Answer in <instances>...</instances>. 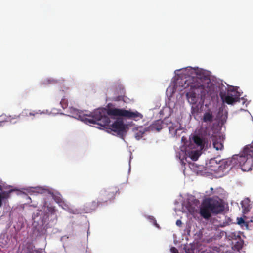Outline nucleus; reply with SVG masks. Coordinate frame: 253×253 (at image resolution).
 I'll return each instance as SVG.
<instances>
[{
    "label": "nucleus",
    "instance_id": "nucleus-1",
    "mask_svg": "<svg viewBox=\"0 0 253 253\" xmlns=\"http://www.w3.org/2000/svg\"><path fill=\"white\" fill-rule=\"evenodd\" d=\"M174 73L173 85L167 88L166 94L168 95L170 92L169 96L171 97L178 86L188 88L183 93L191 106L190 115L194 118L203 112L205 107H207L204 102L207 96H210L212 100H218L219 96L223 103L231 105L241 99L242 104L247 107L250 102L244 97H240L243 92L238 90L239 87L230 86L224 82L227 85L225 86L222 80L211 76L208 70L189 66L175 70Z\"/></svg>",
    "mask_w": 253,
    "mask_h": 253
},
{
    "label": "nucleus",
    "instance_id": "nucleus-2",
    "mask_svg": "<svg viewBox=\"0 0 253 253\" xmlns=\"http://www.w3.org/2000/svg\"><path fill=\"white\" fill-rule=\"evenodd\" d=\"M60 104L63 109H67L66 112L67 114L51 111L49 114L67 116L87 125L96 124L98 126L96 127L100 130H103L108 133L113 132L114 135L123 140L127 147L128 144L124 138L126 135L128 127L124 123L123 118L138 121L143 117V115L136 110H126L124 108H116L111 103H109L105 107H99L95 109L92 112H89V113H85L84 111L73 107L68 108V102L65 96L62 98ZM85 112L87 111L85 110Z\"/></svg>",
    "mask_w": 253,
    "mask_h": 253
},
{
    "label": "nucleus",
    "instance_id": "nucleus-3",
    "mask_svg": "<svg viewBox=\"0 0 253 253\" xmlns=\"http://www.w3.org/2000/svg\"><path fill=\"white\" fill-rule=\"evenodd\" d=\"M220 113L218 114V121L212 122L205 127L202 126L197 132L192 134L185 145L187 147L182 148L178 156L182 158L181 162L183 163V158L188 155L190 158L195 161L197 160L202 153L211 147V138L217 134H222L220 132L221 126L226 122L227 113L220 117Z\"/></svg>",
    "mask_w": 253,
    "mask_h": 253
},
{
    "label": "nucleus",
    "instance_id": "nucleus-4",
    "mask_svg": "<svg viewBox=\"0 0 253 253\" xmlns=\"http://www.w3.org/2000/svg\"><path fill=\"white\" fill-rule=\"evenodd\" d=\"M55 207L44 199L42 208L32 214V236L35 238L45 239L47 230L54 226L57 221Z\"/></svg>",
    "mask_w": 253,
    "mask_h": 253
},
{
    "label": "nucleus",
    "instance_id": "nucleus-5",
    "mask_svg": "<svg viewBox=\"0 0 253 253\" xmlns=\"http://www.w3.org/2000/svg\"><path fill=\"white\" fill-rule=\"evenodd\" d=\"M250 145H246L243 151L239 155H234L231 158L222 159L221 162L216 166L215 168H211V170L216 173H220L219 176L224 175V173L228 172L233 168H238L243 171H249L253 168V151L249 150Z\"/></svg>",
    "mask_w": 253,
    "mask_h": 253
},
{
    "label": "nucleus",
    "instance_id": "nucleus-6",
    "mask_svg": "<svg viewBox=\"0 0 253 253\" xmlns=\"http://www.w3.org/2000/svg\"><path fill=\"white\" fill-rule=\"evenodd\" d=\"M23 190L30 195H37L38 194H42L47 196L48 199L51 198L57 203L59 206L70 213L74 214L82 213L80 210L70 207L68 202L64 200L61 194L57 190L49 186L46 185L27 186L23 188Z\"/></svg>",
    "mask_w": 253,
    "mask_h": 253
},
{
    "label": "nucleus",
    "instance_id": "nucleus-7",
    "mask_svg": "<svg viewBox=\"0 0 253 253\" xmlns=\"http://www.w3.org/2000/svg\"><path fill=\"white\" fill-rule=\"evenodd\" d=\"M187 141H188V140H187L186 137H185L184 136H182L181 137V142L183 143V144L182 146H181L180 147V151L176 153V157L177 158H178L179 160L181 166L184 167V169H183L184 173L185 171V169H186L185 166L186 165V162H187L189 168L193 171L195 172L197 174H200L201 173H202V169L203 168V165H199L195 163L190 162L189 161L187 160V158H189L191 160H192V159L190 158V157L188 155H187V156H186L185 158H183V162L184 163H182L181 160H182V158H181V157H180L179 156H178V154H179V153H180V152H181V150L182 149V148H184V147H185V148L187 147V146H186L185 144ZM192 161H193V160H192Z\"/></svg>",
    "mask_w": 253,
    "mask_h": 253
},
{
    "label": "nucleus",
    "instance_id": "nucleus-8",
    "mask_svg": "<svg viewBox=\"0 0 253 253\" xmlns=\"http://www.w3.org/2000/svg\"><path fill=\"white\" fill-rule=\"evenodd\" d=\"M203 204L212 214L215 215L221 213L225 209L224 202L221 199L208 198L204 200Z\"/></svg>",
    "mask_w": 253,
    "mask_h": 253
},
{
    "label": "nucleus",
    "instance_id": "nucleus-9",
    "mask_svg": "<svg viewBox=\"0 0 253 253\" xmlns=\"http://www.w3.org/2000/svg\"><path fill=\"white\" fill-rule=\"evenodd\" d=\"M227 239L231 241L232 249L234 251H240L243 247L244 241L243 238L245 236L241 231H234L228 233Z\"/></svg>",
    "mask_w": 253,
    "mask_h": 253
},
{
    "label": "nucleus",
    "instance_id": "nucleus-10",
    "mask_svg": "<svg viewBox=\"0 0 253 253\" xmlns=\"http://www.w3.org/2000/svg\"><path fill=\"white\" fill-rule=\"evenodd\" d=\"M115 197V193L114 191H111L109 189L103 188L100 191L97 200L99 203H101V206H102L104 203L111 199H114Z\"/></svg>",
    "mask_w": 253,
    "mask_h": 253
},
{
    "label": "nucleus",
    "instance_id": "nucleus-11",
    "mask_svg": "<svg viewBox=\"0 0 253 253\" xmlns=\"http://www.w3.org/2000/svg\"><path fill=\"white\" fill-rule=\"evenodd\" d=\"M213 148L216 150H221L224 148L223 143L225 135L223 134H217L212 136L211 138Z\"/></svg>",
    "mask_w": 253,
    "mask_h": 253
},
{
    "label": "nucleus",
    "instance_id": "nucleus-12",
    "mask_svg": "<svg viewBox=\"0 0 253 253\" xmlns=\"http://www.w3.org/2000/svg\"><path fill=\"white\" fill-rule=\"evenodd\" d=\"M63 81H64V79L62 78H61L59 79H56V78H54L53 77H48L47 78H44L42 79L39 81V84L41 86H48L50 84H52V85L58 83L62 82Z\"/></svg>",
    "mask_w": 253,
    "mask_h": 253
},
{
    "label": "nucleus",
    "instance_id": "nucleus-13",
    "mask_svg": "<svg viewBox=\"0 0 253 253\" xmlns=\"http://www.w3.org/2000/svg\"><path fill=\"white\" fill-rule=\"evenodd\" d=\"M101 206V203H99V201H96L95 200L92 201L91 202H88L85 203L83 208V212L85 213L91 212L95 211L96 208Z\"/></svg>",
    "mask_w": 253,
    "mask_h": 253
},
{
    "label": "nucleus",
    "instance_id": "nucleus-14",
    "mask_svg": "<svg viewBox=\"0 0 253 253\" xmlns=\"http://www.w3.org/2000/svg\"><path fill=\"white\" fill-rule=\"evenodd\" d=\"M163 124L164 121L161 119H159L153 121L149 126L146 127L148 131L156 130L159 132L163 128Z\"/></svg>",
    "mask_w": 253,
    "mask_h": 253
},
{
    "label": "nucleus",
    "instance_id": "nucleus-15",
    "mask_svg": "<svg viewBox=\"0 0 253 253\" xmlns=\"http://www.w3.org/2000/svg\"><path fill=\"white\" fill-rule=\"evenodd\" d=\"M117 91L118 92V95L114 96L113 97V100L117 102L121 101L126 102L125 98L126 97L125 96V90L124 87L121 84L118 85Z\"/></svg>",
    "mask_w": 253,
    "mask_h": 253
},
{
    "label": "nucleus",
    "instance_id": "nucleus-16",
    "mask_svg": "<svg viewBox=\"0 0 253 253\" xmlns=\"http://www.w3.org/2000/svg\"><path fill=\"white\" fill-rule=\"evenodd\" d=\"M182 129L181 125L178 122L171 123V126L169 127V132L172 137L177 136L178 131L181 130Z\"/></svg>",
    "mask_w": 253,
    "mask_h": 253
},
{
    "label": "nucleus",
    "instance_id": "nucleus-17",
    "mask_svg": "<svg viewBox=\"0 0 253 253\" xmlns=\"http://www.w3.org/2000/svg\"><path fill=\"white\" fill-rule=\"evenodd\" d=\"M214 116L213 115L212 112L210 110L205 111L204 113L202 121L203 122L206 123L207 125H211L214 120Z\"/></svg>",
    "mask_w": 253,
    "mask_h": 253
},
{
    "label": "nucleus",
    "instance_id": "nucleus-18",
    "mask_svg": "<svg viewBox=\"0 0 253 253\" xmlns=\"http://www.w3.org/2000/svg\"><path fill=\"white\" fill-rule=\"evenodd\" d=\"M240 204L243 210L242 212L244 214H247L249 211H250V209L252 208V205L251 204L250 200L249 198H245L241 202Z\"/></svg>",
    "mask_w": 253,
    "mask_h": 253
},
{
    "label": "nucleus",
    "instance_id": "nucleus-19",
    "mask_svg": "<svg viewBox=\"0 0 253 253\" xmlns=\"http://www.w3.org/2000/svg\"><path fill=\"white\" fill-rule=\"evenodd\" d=\"M133 130L137 131V132H136L134 134V137L137 140H140L143 137V134L146 132L148 131L146 127L143 128L142 126L135 127L133 128Z\"/></svg>",
    "mask_w": 253,
    "mask_h": 253
},
{
    "label": "nucleus",
    "instance_id": "nucleus-20",
    "mask_svg": "<svg viewBox=\"0 0 253 253\" xmlns=\"http://www.w3.org/2000/svg\"><path fill=\"white\" fill-rule=\"evenodd\" d=\"M237 224L242 228L245 227L247 230H251V228L252 227V222H251V220L249 222H246L243 218L237 217Z\"/></svg>",
    "mask_w": 253,
    "mask_h": 253
},
{
    "label": "nucleus",
    "instance_id": "nucleus-21",
    "mask_svg": "<svg viewBox=\"0 0 253 253\" xmlns=\"http://www.w3.org/2000/svg\"><path fill=\"white\" fill-rule=\"evenodd\" d=\"M199 204V201L195 198H193L191 202L188 201L185 205L186 208L189 212L194 211L195 207Z\"/></svg>",
    "mask_w": 253,
    "mask_h": 253
},
{
    "label": "nucleus",
    "instance_id": "nucleus-22",
    "mask_svg": "<svg viewBox=\"0 0 253 253\" xmlns=\"http://www.w3.org/2000/svg\"><path fill=\"white\" fill-rule=\"evenodd\" d=\"M211 213L207 208H201L199 211V214L203 218L208 220L211 216Z\"/></svg>",
    "mask_w": 253,
    "mask_h": 253
},
{
    "label": "nucleus",
    "instance_id": "nucleus-23",
    "mask_svg": "<svg viewBox=\"0 0 253 253\" xmlns=\"http://www.w3.org/2000/svg\"><path fill=\"white\" fill-rule=\"evenodd\" d=\"M203 233L201 230H199L194 235L193 238L194 241L193 244H199L201 242L203 241Z\"/></svg>",
    "mask_w": 253,
    "mask_h": 253
},
{
    "label": "nucleus",
    "instance_id": "nucleus-24",
    "mask_svg": "<svg viewBox=\"0 0 253 253\" xmlns=\"http://www.w3.org/2000/svg\"><path fill=\"white\" fill-rule=\"evenodd\" d=\"M221 160H217V158H211L209 160L208 163L206 162V164L207 165V167L211 170V168H215L216 166L221 162Z\"/></svg>",
    "mask_w": 253,
    "mask_h": 253
},
{
    "label": "nucleus",
    "instance_id": "nucleus-25",
    "mask_svg": "<svg viewBox=\"0 0 253 253\" xmlns=\"http://www.w3.org/2000/svg\"><path fill=\"white\" fill-rule=\"evenodd\" d=\"M195 247L194 244L190 243V244H185L184 245L183 250L186 253H194V250Z\"/></svg>",
    "mask_w": 253,
    "mask_h": 253
},
{
    "label": "nucleus",
    "instance_id": "nucleus-26",
    "mask_svg": "<svg viewBox=\"0 0 253 253\" xmlns=\"http://www.w3.org/2000/svg\"><path fill=\"white\" fill-rule=\"evenodd\" d=\"M145 218H146L150 223H151L154 226L158 229H160V225L157 223V221L155 218L151 215H144Z\"/></svg>",
    "mask_w": 253,
    "mask_h": 253
},
{
    "label": "nucleus",
    "instance_id": "nucleus-27",
    "mask_svg": "<svg viewBox=\"0 0 253 253\" xmlns=\"http://www.w3.org/2000/svg\"><path fill=\"white\" fill-rule=\"evenodd\" d=\"M231 232H225V231H223V230H217V231H216V236L218 238H221V237H222L223 236H224L225 235V238L227 239V235L228 234V233H231Z\"/></svg>",
    "mask_w": 253,
    "mask_h": 253
},
{
    "label": "nucleus",
    "instance_id": "nucleus-28",
    "mask_svg": "<svg viewBox=\"0 0 253 253\" xmlns=\"http://www.w3.org/2000/svg\"><path fill=\"white\" fill-rule=\"evenodd\" d=\"M8 121L7 118H6V115H2L0 116V127L3 126V124Z\"/></svg>",
    "mask_w": 253,
    "mask_h": 253
},
{
    "label": "nucleus",
    "instance_id": "nucleus-29",
    "mask_svg": "<svg viewBox=\"0 0 253 253\" xmlns=\"http://www.w3.org/2000/svg\"><path fill=\"white\" fill-rule=\"evenodd\" d=\"M27 253H47L42 249L39 250H28Z\"/></svg>",
    "mask_w": 253,
    "mask_h": 253
},
{
    "label": "nucleus",
    "instance_id": "nucleus-30",
    "mask_svg": "<svg viewBox=\"0 0 253 253\" xmlns=\"http://www.w3.org/2000/svg\"><path fill=\"white\" fill-rule=\"evenodd\" d=\"M19 117V116H16V115H14V116H13L12 117H11V116H9V117H7L6 116V118H7L8 119V122H10L12 124H15L16 123V122H12L11 120L12 119H16V118H17Z\"/></svg>",
    "mask_w": 253,
    "mask_h": 253
},
{
    "label": "nucleus",
    "instance_id": "nucleus-31",
    "mask_svg": "<svg viewBox=\"0 0 253 253\" xmlns=\"http://www.w3.org/2000/svg\"><path fill=\"white\" fill-rule=\"evenodd\" d=\"M132 158H133L132 154L130 151V156H129V168L128 169V174L130 172V171H131L130 163H131V159H132Z\"/></svg>",
    "mask_w": 253,
    "mask_h": 253
},
{
    "label": "nucleus",
    "instance_id": "nucleus-32",
    "mask_svg": "<svg viewBox=\"0 0 253 253\" xmlns=\"http://www.w3.org/2000/svg\"><path fill=\"white\" fill-rule=\"evenodd\" d=\"M170 251L171 253H178V249L175 247H171L170 248Z\"/></svg>",
    "mask_w": 253,
    "mask_h": 253
},
{
    "label": "nucleus",
    "instance_id": "nucleus-33",
    "mask_svg": "<svg viewBox=\"0 0 253 253\" xmlns=\"http://www.w3.org/2000/svg\"><path fill=\"white\" fill-rule=\"evenodd\" d=\"M87 246L86 245V244H84V246H83V248H82V253H86L87 252Z\"/></svg>",
    "mask_w": 253,
    "mask_h": 253
},
{
    "label": "nucleus",
    "instance_id": "nucleus-34",
    "mask_svg": "<svg viewBox=\"0 0 253 253\" xmlns=\"http://www.w3.org/2000/svg\"><path fill=\"white\" fill-rule=\"evenodd\" d=\"M182 221L180 219H178L176 220V225L178 226V227H180L182 225Z\"/></svg>",
    "mask_w": 253,
    "mask_h": 253
},
{
    "label": "nucleus",
    "instance_id": "nucleus-35",
    "mask_svg": "<svg viewBox=\"0 0 253 253\" xmlns=\"http://www.w3.org/2000/svg\"><path fill=\"white\" fill-rule=\"evenodd\" d=\"M38 112L37 111H33V112H31L29 113L30 116H35L36 114H38Z\"/></svg>",
    "mask_w": 253,
    "mask_h": 253
},
{
    "label": "nucleus",
    "instance_id": "nucleus-36",
    "mask_svg": "<svg viewBox=\"0 0 253 253\" xmlns=\"http://www.w3.org/2000/svg\"><path fill=\"white\" fill-rule=\"evenodd\" d=\"M227 225H228V222H224L220 224L219 226L222 227H224V226H226Z\"/></svg>",
    "mask_w": 253,
    "mask_h": 253
},
{
    "label": "nucleus",
    "instance_id": "nucleus-37",
    "mask_svg": "<svg viewBox=\"0 0 253 253\" xmlns=\"http://www.w3.org/2000/svg\"><path fill=\"white\" fill-rule=\"evenodd\" d=\"M248 145H250V146H251V148H250L249 150L251 149V150H252L253 151V155L251 154L250 155H251L252 156V157H253V141L252 144H248Z\"/></svg>",
    "mask_w": 253,
    "mask_h": 253
},
{
    "label": "nucleus",
    "instance_id": "nucleus-38",
    "mask_svg": "<svg viewBox=\"0 0 253 253\" xmlns=\"http://www.w3.org/2000/svg\"><path fill=\"white\" fill-rule=\"evenodd\" d=\"M37 112H38V114H45L44 110H43L42 111H41V110H38V111H37Z\"/></svg>",
    "mask_w": 253,
    "mask_h": 253
},
{
    "label": "nucleus",
    "instance_id": "nucleus-39",
    "mask_svg": "<svg viewBox=\"0 0 253 253\" xmlns=\"http://www.w3.org/2000/svg\"><path fill=\"white\" fill-rule=\"evenodd\" d=\"M224 253H232V252L231 250H226L225 252H223Z\"/></svg>",
    "mask_w": 253,
    "mask_h": 253
},
{
    "label": "nucleus",
    "instance_id": "nucleus-40",
    "mask_svg": "<svg viewBox=\"0 0 253 253\" xmlns=\"http://www.w3.org/2000/svg\"><path fill=\"white\" fill-rule=\"evenodd\" d=\"M174 204H175V205H176L178 204L179 203V202L177 200H175V201H174Z\"/></svg>",
    "mask_w": 253,
    "mask_h": 253
},
{
    "label": "nucleus",
    "instance_id": "nucleus-41",
    "mask_svg": "<svg viewBox=\"0 0 253 253\" xmlns=\"http://www.w3.org/2000/svg\"><path fill=\"white\" fill-rule=\"evenodd\" d=\"M25 195L27 197L28 199L31 200V198L29 196H27L26 194H25Z\"/></svg>",
    "mask_w": 253,
    "mask_h": 253
},
{
    "label": "nucleus",
    "instance_id": "nucleus-42",
    "mask_svg": "<svg viewBox=\"0 0 253 253\" xmlns=\"http://www.w3.org/2000/svg\"><path fill=\"white\" fill-rule=\"evenodd\" d=\"M26 110H24V111H23L22 112V113H23V114H25L26 115L27 114H26V113H25V112H26Z\"/></svg>",
    "mask_w": 253,
    "mask_h": 253
},
{
    "label": "nucleus",
    "instance_id": "nucleus-43",
    "mask_svg": "<svg viewBox=\"0 0 253 253\" xmlns=\"http://www.w3.org/2000/svg\"><path fill=\"white\" fill-rule=\"evenodd\" d=\"M44 111H45V113L48 112V110H44Z\"/></svg>",
    "mask_w": 253,
    "mask_h": 253
},
{
    "label": "nucleus",
    "instance_id": "nucleus-44",
    "mask_svg": "<svg viewBox=\"0 0 253 253\" xmlns=\"http://www.w3.org/2000/svg\"><path fill=\"white\" fill-rule=\"evenodd\" d=\"M20 193H21V191H17V194H19Z\"/></svg>",
    "mask_w": 253,
    "mask_h": 253
},
{
    "label": "nucleus",
    "instance_id": "nucleus-45",
    "mask_svg": "<svg viewBox=\"0 0 253 253\" xmlns=\"http://www.w3.org/2000/svg\"><path fill=\"white\" fill-rule=\"evenodd\" d=\"M87 236H88L89 234V229L88 230L87 232Z\"/></svg>",
    "mask_w": 253,
    "mask_h": 253
},
{
    "label": "nucleus",
    "instance_id": "nucleus-46",
    "mask_svg": "<svg viewBox=\"0 0 253 253\" xmlns=\"http://www.w3.org/2000/svg\"><path fill=\"white\" fill-rule=\"evenodd\" d=\"M63 90H60V91H59V92H60V93H61V94L63 93Z\"/></svg>",
    "mask_w": 253,
    "mask_h": 253
},
{
    "label": "nucleus",
    "instance_id": "nucleus-47",
    "mask_svg": "<svg viewBox=\"0 0 253 253\" xmlns=\"http://www.w3.org/2000/svg\"><path fill=\"white\" fill-rule=\"evenodd\" d=\"M169 105H170V104H169ZM168 107L169 108V110L171 109V106H168Z\"/></svg>",
    "mask_w": 253,
    "mask_h": 253
},
{
    "label": "nucleus",
    "instance_id": "nucleus-48",
    "mask_svg": "<svg viewBox=\"0 0 253 253\" xmlns=\"http://www.w3.org/2000/svg\"><path fill=\"white\" fill-rule=\"evenodd\" d=\"M19 226H20V228H21L22 227V224H21V225Z\"/></svg>",
    "mask_w": 253,
    "mask_h": 253
},
{
    "label": "nucleus",
    "instance_id": "nucleus-49",
    "mask_svg": "<svg viewBox=\"0 0 253 253\" xmlns=\"http://www.w3.org/2000/svg\"><path fill=\"white\" fill-rule=\"evenodd\" d=\"M54 110L59 111V110H57V109H53L52 111H54Z\"/></svg>",
    "mask_w": 253,
    "mask_h": 253
},
{
    "label": "nucleus",
    "instance_id": "nucleus-50",
    "mask_svg": "<svg viewBox=\"0 0 253 253\" xmlns=\"http://www.w3.org/2000/svg\"><path fill=\"white\" fill-rule=\"evenodd\" d=\"M118 191H119V189H118V190H117V191H116V192H115V193L116 194V193H117Z\"/></svg>",
    "mask_w": 253,
    "mask_h": 253
},
{
    "label": "nucleus",
    "instance_id": "nucleus-51",
    "mask_svg": "<svg viewBox=\"0 0 253 253\" xmlns=\"http://www.w3.org/2000/svg\"><path fill=\"white\" fill-rule=\"evenodd\" d=\"M241 111H245V110L243 109H241Z\"/></svg>",
    "mask_w": 253,
    "mask_h": 253
}]
</instances>
